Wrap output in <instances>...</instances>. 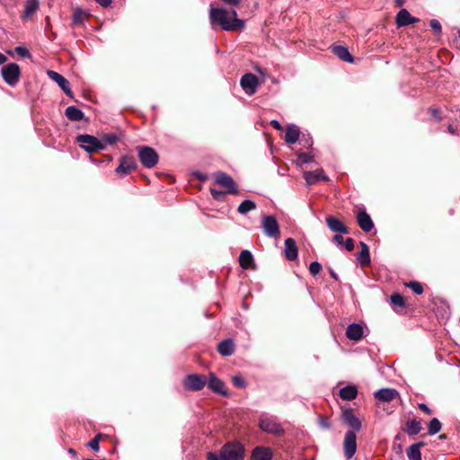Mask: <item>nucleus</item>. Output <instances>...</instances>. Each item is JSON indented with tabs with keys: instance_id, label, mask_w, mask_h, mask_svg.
Masks as SVG:
<instances>
[{
	"instance_id": "72a5a7b5",
	"label": "nucleus",
	"mask_w": 460,
	"mask_h": 460,
	"mask_svg": "<svg viewBox=\"0 0 460 460\" xmlns=\"http://www.w3.org/2000/svg\"><path fill=\"white\" fill-rule=\"evenodd\" d=\"M255 208L256 204L254 201L251 199H245L239 204L237 211L242 215H245L248 212L254 210Z\"/></svg>"
},
{
	"instance_id": "052dcab7",
	"label": "nucleus",
	"mask_w": 460,
	"mask_h": 460,
	"mask_svg": "<svg viewBox=\"0 0 460 460\" xmlns=\"http://www.w3.org/2000/svg\"><path fill=\"white\" fill-rule=\"evenodd\" d=\"M68 453H69L70 455H72L73 456H76V451H75V449H73V448H69V449H68Z\"/></svg>"
},
{
	"instance_id": "2f4dec72",
	"label": "nucleus",
	"mask_w": 460,
	"mask_h": 460,
	"mask_svg": "<svg viewBox=\"0 0 460 460\" xmlns=\"http://www.w3.org/2000/svg\"><path fill=\"white\" fill-rule=\"evenodd\" d=\"M358 390L354 385H346L340 390V396L342 400L351 401L356 398Z\"/></svg>"
},
{
	"instance_id": "20e7f679",
	"label": "nucleus",
	"mask_w": 460,
	"mask_h": 460,
	"mask_svg": "<svg viewBox=\"0 0 460 460\" xmlns=\"http://www.w3.org/2000/svg\"><path fill=\"white\" fill-rule=\"evenodd\" d=\"M137 150L139 161L144 167L151 169L157 164L159 155L153 147L141 146H137Z\"/></svg>"
},
{
	"instance_id": "4c0bfd02",
	"label": "nucleus",
	"mask_w": 460,
	"mask_h": 460,
	"mask_svg": "<svg viewBox=\"0 0 460 460\" xmlns=\"http://www.w3.org/2000/svg\"><path fill=\"white\" fill-rule=\"evenodd\" d=\"M296 155H297L296 164L299 166H301L302 164H309V163L314 162V155H312L310 154L299 152V153H297Z\"/></svg>"
},
{
	"instance_id": "4be33fe9",
	"label": "nucleus",
	"mask_w": 460,
	"mask_h": 460,
	"mask_svg": "<svg viewBox=\"0 0 460 460\" xmlns=\"http://www.w3.org/2000/svg\"><path fill=\"white\" fill-rule=\"evenodd\" d=\"M363 327L357 323L348 325L346 329V336L349 340L358 341L363 337Z\"/></svg>"
},
{
	"instance_id": "79ce46f5",
	"label": "nucleus",
	"mask_w": 460,
	"mask_h": 460,
	"mask_svg": "<svg viewBox=\"0 0 460 460\" xmlns=\"http://www.w3.org/2000/svg\"><path fill=\"white\" fill-rule=\"evenodd\" d=\"M211 196L214 198V199L217 201H224L226 198V194H228L226 190H218L216 189H210Z\"/></svg>"
},
{
	"instance_id": "9d476101",
	"label": "nucleus",
	"mask_w": 460,
	"mask_h": 460,
	"mask_svg": "<svg viewBox=\"0 0 460 460\" xmlns=\"http://www.w3.org/2000/svg\"><path fill=\"white\" fill-rule=\"evenodd\" d=\"M215 182L224 188L228 194H238V189L233 178L223 172H217L214 174Z\"/></svg>"
},
{
	"instance_id": "dca6fc26",
	"label": "nucleus",
	"mask_w": 460,
	"mask_h": 460,
	"mask_svg": "<svg viewBox=\"0 0 460 460\" xmlns=\"http://www.w3.org/2000/svg\"><path fill=\"white\" fill-rule=\"evenodd\" d=\"M357 222L358 226L365 233L370 232L374 228V223L370 216L367 213L365 208L360 209L357 214Z\"/></svg>"
},
{
	"instance_id": "37998d69",
	"label": "nucleus",
	"mask_w": 460,
	"mask_h": 460,
	"mask_svg": "<svg viewBox=\"0 0 460 460\" xmlns=\"http://www.w3.org/2000/svg\"><path fill=\"white\" fill-rule=\"evenodd\" d=\"M102 438V434H97L89 443L88 447L93 449L94 452H97L100 450V439Z\"/></svg>"
},
{
	"instance_id": "ddd939ff",
	"label": "nucleus",
	"mask_w": 460,
	"mask_h": 460,
	"mask_svg": "<svg viewBox=\"0 0 460 460\" xmlns=\"http://www.w3.org/2000/svg\"><path fill=\"white\" fill-rule=\"evenodd\" d=\"M137 167V162L133 156L122 155L119 159V166L115 169V172L119 175H126Z\"/></svg>"
},
{
	"instance_id": "680f3d73",
	"label": "nucleus",
	"mask_w": 460,
	"mask_h": 460,
	"mask_svg": "<svg viewBox=\"0 0 460 460\" xmlns=\"http://www.w3.org/2000/svg\"><path fill=\"white\" fill-rule=\"evenodd\" d=\"M91 161L93 163V164H99L101 162L93 159V158H91Z\"/></svg>"
},
{
	"instance_id": "7c9ffc66",
	"label": "nucleus",
	"mask_w": 460,
	"mask_h": 460,
	"mask_svg": "<svg viewBox=\"0 0 460 460\" xmlns=\"http://www.w3.org/2000/svg\"><path fill=\"white\" fill-rule=\"evenodd\" d=\"M39 6H40L39 0H27L22 18V19L30 18L34 13L37 12V10L39 9Z\"/></svg>"
},
{
	"instance_id": "5fc2aeb1",
	"label": "nucleus",
	"mask_w": 460,
	"mask_h": 460,
	"mask_svg": "<svg viewBox=\"0 0 460 460\" xmlns=\"http://www.w3.org/2000/svg\"><path fill=\"white\" fill-rule=\"evenodd\" d=\"M270 125L275 128V129H278V130H281L282 129V126L280 125V123L277 120V119H272L270 121Z\"/></svg>"
},
{
	"instance_id": "ea45409f",
	"label": "nucleus",
	"mask_w": 460,
	"mask_h": 460,
	"mask_svg": "<svg viewBox=\"0 0 460 460\" xmlns=\"http://www.w3.org/2000/svg\"><path fill=\"white\" fill-rule=\"evenodd\" d=\"M406 286L412 290L413 293L417 295H421L423 293V287L418 281H410L406 284Z\"/></svg>"
},
{
	"instance_id": "473e14b6",
	"label": "nucleus",
	"mask_w": 460,
	"mask_h": 460,
	"mask_svg": "<svg viewBox=\"0 0 460 460\" xmlns=\"http://www.w3.org/2000/svg\"><path fill=\"white\" fill-rule=\"evenodd\" d=\"M421 430V423L420 420H411L406 422L405 431L409 436H415Z\"/></svg>"
},
{
	"instance_id": "f3484780",
	"label": "nucleus",
	"mask_w": 460,
	"mask_h": 460,
	"mask_svg": "<svg viewBox=\"0 0 460 460\" xmlns=\"http://www.w3.org/2000/svg\"><path fill=\"white\" fill-rule=\"evenodd\" d=\"M304 178L307 185H313L319 181H329L328 176L324 173L323 169H317L314 172H305L304 173Z\"/></svg>"
},
{
	"instance_id": "c03bdc74",
	"label": "nucleus",
	"mask_w": 460,
	"mask_h": 460,
	"mask_svg": "<svg viewBox=\"0 0 460 460\" xmlns=\"http://www.w3.org/2000/svg\"><path fill=\"white\" fill-rule=\"evenodd\" d=\"M322 270V265L318 261H313L309 265V272L313 276H316Z\"/></svg>"
},
{
	"instance_id": "7ed1b4c3",
	"label": "nucleus",
	"mask_w": 460,
	"mask_h": 460,
	"mask_svg": "<svg viewBox=\"0 0 460 460\" xmlns=\"http://www.w3.org/2000/svg\"><path fill=\"white\" fill-rule=\"evenodd\" d=\"M75 141L79 144V146L88 154L105 150V144H103L101 139L93 135H78L75 138Z\"/></svg>"
},
{
	"instance_id": "bb28decb",
	"label": "nucleus",
	"mask_w": 460,
	"mask_h": 460,
	"mask_svg": "<svg viewBox=\"0 0 460 460\" xmlns=\"http://www.w3.org/2000/svg\"><path fill=\"white\" fill-rule=\"evenodd\" d=\"M360 252L358 254V261L361 266H367L370 264V253L368 246L364 243L360 242Z\"/></svg>"
},
{
	"instance_id": "49530a36",
	"label": "nucleus",
	"mask_w": 460,
	"mask_h": 460,
	"mask_svg": "<svg viewBox=\"0 0 460 460\" xmlns=\"http://www.w3.org/2000/svg\"><path fill=\"white\" fill-rule=\"evenodd\" d=\"M318 425L323 429H329L331 428V421L328 418L319 416L317 419Z\"/></svg>"
},
{
	"instance_id": "5701e85b",
	"label": "nucleus",
	"mask_w": 460,
	"mask_h": 460,
	"mask_svg": "<svg viewBox=\"0 0 460 460\" xmlns=\"http://www.w3.org/2000/svg\"><path fill=\"white\" fill-rule=\"evenodd\" d=\"M273 453L270 448L266 447H256L252 452V460H271Z\"/></svg>"
},
{
	"instance_id": "f257e3e1",
	"label": "nucleus",
	"mask_w": 460,
	"mask_h": 460,
	"mask_svg": "<svg viewBox=\"0 0 460 460\" xmlns=\"http://www.w3.org/2000/svg\"><path fill=\"white\" fill-rule=\"evenodd\" d=\"M209 21L213 28L218 26L226 31H242L245 27V21L237 18L234 9L215 7L213 4L209 8Z\"/></svg>"
},
{
	"instance_id": "423d86ee",
	"label": "nucleus",
	"mask_w": 460,
	"mask_h": 460,
	"mask_svg": "<svg viewBox=\"0 0 460 460\" xmlns=\"http://www.w3.org/2000/svg\"><path fill=\"white\" fill-rule=\"evenodd\" d=\"M261 229L268 237L278 239L280 236L279 225L274 216L267 215L261 217Z\"/></svg>"
},
{
	"instance_id": "cd10ccee",
	"label": "nucleus",
	"mask_w": 460,
	"mask_h": 460,
	"mask_svg": "<svg viewBox=\"0 0 460 460\" xmlns=\"http://www.w3.org/2000/svg\"><path fill=\"white\" fill-rule=\"evenodd\" d=\"M65 115L71 121H80L84 119V111L73 105L66 109Z\"/></svg>"
},
{
	"instance_id": "412c9836",
	"label": "nucleus",
	"mask_w": 460,
	"mask_h": 460,
	"mask_svg": "<svg viewBox=\"0 0 460 460\" xmlns=\"http://www.w3.org/2000/svg\"><path fill=\"white\" fill-rule=\"evenodd\" d=\"M284 252L286 259L289 261H292L297 258L298 250L296 241L293 238H287L285 240Z\"/></svg>"
},
{
	"instance_id": "a878e982",
	"label": "nucleus",
	"mask_w": 460,
	"mask_h": 460,
	"mask_svg": "<svg viewBox=\"0 0 460 460\" xmlns=\"http://www.w3.org/2000/svg\"><path fill=\"white\" fill-rule=\"evenodd\" d=\"M300 137V131L297 126L291 124L288 125L286 133H285V140L288 144H295L298 141Z\"/></svg>"
},
{
	"instance_id": "3c124183",
	"label": "nucleus",
	"mask_w": 460,
	"mask_h": 460,
	"mask_svg": "<svg viewBox=\"0 0 460 460\" xmlns=\"http://www.w3.org/2000/svg\"><path fill=\"white\" fill-rule=\"evenodd\" d=\"M304 143L305 147H312L313 146V138L310 136L305 137V135L302 137L301 140Z\"/></svg>"
},
{
	"instance_id": "1a4fd4ad",
	"label": "nucleus",
	"mask_w": 460,
	"mask_h": 460,
	"mask_svg": "<svg viewBox=\"0 0 460 460\" xmlns=\"http://www.w3.org/2000/svg\"><path fill=\"white\" fill-rule=\"evenodd\" d=\"M341 420L345 426L349 428L348 431H353L354 434H357L362 427L361 420L355 415L351 408L342 411Z\"/></svg>"
},
{
	"instance_id": "a211bd4d",
	"label": "nucleus",
	"mask_w": 460,
	"mask_h": 460,
	"mask_svg": "<svg viewBox=\"0 0 460 460\" xmlns=\"http://www.w3.org/2000/svg\"><path fill=\"white\" fill-rule=\"evenodd\" d=\"M326 225L330 228L331 231L337 233V234H349L348 227L343 225L342 222H341L339 219L335 218L334 217H326Z\"/></svg>"
},
{
	"instance_id": "6ab92c4d",
	"label": "nucleus",
	"mask_w": 460,
	"mask_h": 460,
	"mask_svg": "<svg viewBox=\"0 0 460 460\" xmlns=\"http://www.w3.org/2000/svg\"><path fill=\"white\" fill-rule=\"evenodd\" d=\"M374 395L378 401L388 402L398 396L399 393L394 388H381Z\"/></svg>"
},
{
	"instance_id": "0e129e2a",
	"label": "nucleus",
	"mask_w": 460,
	"mask_h": 460,
	"mask_svg": "<svg viewBox=\"0 0 460 460\" xmlns=\"http://www.w3.org/2000/svg\"><path fill=\"white\" fill-rule=\"evenodd\" d=\"M395 439H400V435H396Z\"/></svg>"
},
{
	"instance_id": "a18cd8bd",
	"label": "nucleus",
	"mask_w": 460,
	"mask_h": 460,
	"mask_svg": "<svg viewBox=\"0 0 460 460\" xmlns=\"http://www.w3.org/2000/svg\"><path fill=\"white\" fill-rule=\"evenodd\" d=\"M429 25L436 35L441 34L442 27L440 22L437 19H432L429 22Z\"/></svg>"
},
{
	"instance_id": "774afa93",
	"label": "nucleus",
	"mask_w": 460,
	"mask_h": 460,
	"mask_svg": "<svg viewBox=\"0 0 460 460\" xmlns=\"http://www.w3.org/2000/svg\"><path fill=\"white\" fill-rule=\"evenodd\" d=\"M458 36H459V38H460V30L458 31Z\"/></svg>"
},
{
	"instance_id": "f8f14e48",
	"label": "nucleus",
	"mask_w": 460,
	"mask_h": 460,
	"mask_svg": "<svg viewBox=\"0 0 460 460\" xmlns=\"http://www.w3.org/2000/svg\"><path fill=\"white\" fill-rule=\"evenodd\" d=\"M258 84V77L252 73H246L241 77L240 85L250 96L255 93Z\"/></svg>"
},
{
	"instance_id": "de8ad7c7",
	"label": "nucleus",
	"mask_w": 460,
	"mask_h": 460,
	"mask_svg": "<svg viewBox=\"0 0 460 460\" xmlns=\"http://www.w3.org/2000/svg\"><path fill=\"white\" fill-rule=\"evenodd\" d=\"M233 384L238 388H245L246 382L241 376H234L232 378Z\"/></svg>"
},
{
	"instance_id": "6e6552de",
	"label": "nucleus",
	"mask_w": 460,
	"mask_h": 460,
	"mask_svg": "<svg viewBox=\"0 0 460 460\" xmlns=\"http://www.w3.org/2000/svg\"><path fill=\"white\" fill-rule=\"evenodd\" d=\"M182 384L188 391H200L207 384V376L201 374H189L184 377Z\"/></svg>"
},
{
	"instance_id": "bf43d9fd",
	"label": "nucleus",
	"mask_w": 460,
	"mask_h": 460,
	"mask_svg": "<svg viewBox=\"0 0 460 460\" xmlns=\"http://www.w3.org/2000/svg\"><path fill=\"white\" fill-rule=\"evenodd\" d=\"M7 60V58L0 52V66L4 65Z\"/></svg>"
},
{
	"instance_id": "8fccbe9b",
	"label": "nucleus",
	"mask_w": 460,
	"mask_h": 460,
	"mask_svg": "<svg viewBox=\"0 0 460 460\" xmlns=\"http://www.w3.org/2000/svg\"><path fill=\"white\" fill-rule=\"evenodd\" d=\"M332 242L340 248H342L344 243V239L341 234H335L332 237Z\"/></svg>"
},
{
	"instance_id": "09e8293b",
	"label": "nucleus",
	"mask_w": 460,
	"mask_h": 460,
	"mask_svg": "<svg viewBox=\"0 0 460 460\" xmlns=\"http://www.w3.org/2000/svg\"><path fill=\"white\" fill-rule=\"evenodd\" d=\"M355 243L354 240L350 237L347 238L343 243L342 248H344L348 252H351L354 250Z\"/></svg>"
},
{
	"instance_id": "f704fd0d",
	"label": "nucleus",
	"mask_w": 460,
	"mask_h": 460,
	"mask_svg": "<svg viewBox=\"0 0 460 460\" xmlns=\"http://www.w3.org/2000/svg\"><path fill=\"white\" fill-rule=\"evenodd\" d=\"M85 19V13L81 8H76L74 11L73 17H72V24L74 26H79L82 25Z\"/></svg>"
},
{
	"instance_id": "b1692460",
	"label": "nucleus",
	"mask_w": 460,
	"mask_h": 460,
	"mask_svg": "<svg viewBox=\"0 0 460 460\" xmlns=\"http://www.w3.org/2000/svg\"><path fill=\"white\" fill-rule=\"evenodd\" d=\"M332 53L337 56L341 60L352 63L354 58L352 55L349 53L348 48L341 45H334L332 47Z\"/></svg>"
},
{
	"instance_id": "f03ea898",
	"label": "nucleus",
	"mask_w": 460,
	"mask_h": 460,
	"mask_svg": "<svg viewBox=\"0 0 460 460\" xmlns=\"http://www.w3.org/2000/svg\"><path fill=\"white\" fill-rule=\"evenodd\" d=\"M244 447L237 441L225 444L219 451L208 453V460H243Z\"/></svg>"
},
{
	"instance_id": "9b49d317",
	"label": "nucleus",
	"mask_w": 460,
	"mask_h": 460,
	"mask_svg": "<svg viewBox=\"0 0 460 460\" xmlns=\"http://www.w3.org/2000/svg\"><path fill=\"white\" fill-rule=\"evenodd\" d=\"M344 456L347 459L353 457L357 451V436L353 431H347L342 443Z\"/></svg>"
},
{
	"instance_id": "393cba45",
	"label": "nucleus",
	"mask_w": 460,
	"mask_h": 460,
	"mask_svg": "<svg viewBox=\"0 0 460 460\" xmlns=\"http://www.w3.org/2000/svg\"><path fill=\"white\" fill-rule=\"evenodd\" d=\"M218 352L224 356H231L234 352V345L232 339H226L218 343Z\"/></svg>"
},
{
	"instance_id": "e2e57ef3",
	"label": "nucleus",
	"mask_w": 460,
	"mask_h": 460,
	"mask_svg": "<svg viewBox=\"0 0 460 460\" xmlns=\"http://www.w3.org/2000/svg\"><path fill=\"white\" fill-rule=\"evenodd\" d=\"M112 160V156L111 155H107L106 156V161H111Z\"/></svg>"
},
{
	"instance_id": "6e6d98bb",
	"label": "nucleus",
	"mask_w": 460,
	"mask_h": 460,
	"mask_svg": "<svg viewBox=\"0 0 460 460\" xmlns=\"http://www.w3.org/2000/svg\"><path fill=\"white\" fill-rule=\"evenodd\" d=\"M429 111H430V113H431L433 116H435V117L437 118V119H438V121H440V120L442 119V118L438 116L439 111H438V109L430 108V109H429Z\"/></svg>"
},
{
	"instance_id": "0eeeda50",
	"label": "nucleus",
	"mask_w": 460,
	"mask_h": 460,
	"mask_svg": "<svg viewBox=\"0 0 460 460\" xmlns=\"http://www.w3.org/2000/svg\"><path fill=\"white\" fill-rule=\"evenodd\" d=\"M1 75L7 84L14 86L19 82L21 70L16 63H9L2 67Z\"/></svg>"
},
{
	"instance_id": "13d9d810",
	"label": "nucleus",
	"mask_w": 460,
	"mask_h": 460,
	"mask_svg": "<svg viewBox=\"0 0 460 460\" xmlns=\"http://www.w3.org/2000/svg\"><path fill=\"white\" fill-rule=\"evenodd\" d=\"M329 273H330L331 277L332 279H334L335 280L339 279L338 275L336 274V272L332 269H329Z\"/></svg>"
},
{
	"instance_id": "338daca9",
	"label": "nucleus",
	"mask_w": 460,
	"mask_h": 460,
	"mask_svg": "<svg viewBox=\"0 0 460 460\" xmlns=\"http://www.w3.org/2000/svg\"><path fill=\"white\" fill-rule=\"evenodd\" d=\"M439 438L442 439V438H445V436L441 435Z\"/></svg>"
},
{
	"instance_id": "4d7b16f0",
	"label": "nucleus",
	"mask_w": 460,
	"mask_h": 460,
	"mask_svg": "<svg viewBox=\"0 0 460 460\" xmlns=\"http://www.w3.org/2000/svg\"><path fill=\"white\" fill-rule=\"evenodd\" d=\"M225 4L228 5H238L240 0H221Z\"/></svg>"
},
{
	"instance_id": "603ef678",
	"label": "nucleus",
	"mask_w": 460,
	"mask_h": 460,
	"mask_svg": "<svg viewBox=\"0 0 460 460\" xmlns=\"http://www.w3.org/2000/svg\"><path fill=\"white\" fill-rule=\"evenodd\" d=\"M418 407H419L420 410H421L426 414L429 415V414L432 413L430 408L426 403H424V402L419 403Z\"/></svg>"
},
{
	"instance_id": "c85d7f7f",
	"label": "nucleus",
	"mask_w": 460,
	"mask_h": 460,
	"mask_svg": "<svg viewBox=\"0 0 460 460\" xmlns=\"http://www.w3.org/2000/svg\"><path fill=\"white\" fill-rule=\"evenodd\" d=\"M424 446L423 442H418L409 447L406 455L409 460H421L420 448Z\"/></svg>"
},
{
	"instance_id": "2eb2a0df",
	"label": "nucleus",
	"mask_w": 460,
	"mask_h": 460,
	"mask_svg": "<svg viewBox=\"0 0 460 460\" xmlns=\"http://www.w3.org/2000/svg\"><path fill=\"white\" fill-rule=\"evenodd\" d=\"M208 387L216 394L226 396L227 391L225 388V383L217 377L214 373H209L208 377H207Z\"/></svg>"
},
{
	"instance_id": "69168bd1",
	"label": "nucleus",
	"mask_w": 460,
	"mask_h": 460,
	"mask_svg": "<svg viewBox=\"0 0 460 460\" xmlns=\"http://www.w3.org/2000/svg\"><path fill=\"white\" fill-rule=\"evenodd\" d=\"M398 4H402V0H396Z\"/></svg>"
},
{
	"instance_id": "39448f33",
	"label": "nucleus",
	"mask_w": 460,
	"mask_h": 460,
	"mask_svg": "<svg viewBox=\"0 0 460 460\" xmlns=\"http://www.w3.org/2000/svg\"><path fill=\"white\" fill-rule=\"evenodd\" d=\"M259 427L264 432L279 436L284 433L282 425L273 416H261L259 420Z\"/></svg>"
},
{
	"instance_id": "e433bc0d",
	"label": "nucleus",
	"mask_w": 460,
	"mask_h": 460,
	"mask_svg": "<svg viewBox=\"0 0 460 460\" xmlns=\"http://www.w3.org/2000/svg\"><path fill=\"white\" fill-rule=\"evenodd\" d=\"M440 429H441V422L439 421L438 419L433 418L429 423V427H428L429 435L434 436V435L438 434L440 431Z\"/></svg>"
},
{
	"instance_id": "c9c22d12",
	"label": "nucleus",
	"mask_w": 460,
	"mask_h": 460,
	"mask_svg": "<svg viewBox=\"0 0 460 460\" xmlns=\"http://www.w3.org/2000/svg\"><path fill=\"white\" fill-rule=\"evenodd\" d=\"M101 140L105 144L106 147L108 145L113 146L117 144L119 141V137L116 133H107L102 137Z\"/></svg>"
},
{
	"instance_id": "aec40b11",
	"label": "nucleus",
	"mask_w": 460,
	"mask_h": 460,
	"mask_svg": "<svg viewBox=\"0 0 460 460\" xmlns=\"http://www.w3.org/2000/svg\"><path fill=\"white\" fill-rule=\"evenodd\" d=\"M418 21L417 18L411 15L406 9H401L396 14V25L404 27L412 24Z\"/></svg>"
},
{
	"instance_id": "a19ab883",
	"label": "nucleus",
	"mask_w": 460,
	"mask_h": 460,
	"mask_svg": "<svg viewBox=\"0 0 460 460\" xmlns=\"http://www.w3.org/2000/svg\"><path fill=\"white\" fill-rule=\"evenodd\" d=\"M15 53L23 58H31V54L30 53L29 49L26 47L23 46H17L14 49Z\"/></svg>"
},
{
	"instance_id": "58836bf2",
	"label": "nucleus",
	"mask_w": 460,
	"mask_h": 460,
	"mask_svg": "<svg viewBox=\"0 0 460 460\" xmlns=\"http://www.w3.org/2000/svg\"><path fill=\"white\" fill-rule=\"evenodd\" d=\"M392 305L399 307H404L405 306V301L402 296H401L399 293L393 294L390 297Z\"/></svg>"
},
{
	"instance_id": "c756f323",
	"label": "nucleus",
	"mask_w": 460,
	"mask_h": 460,
	"mask_svg": "<svg viewBox=\"0 0 460 460\" xmlns=\"http://www.w3.org/2000/svg\"><path fill=\"white\" fill-rule=\"evenodd\" d=\"M239 264L243 270H248L253 264V256L248 250H243L239 255Z\"/></svg>"
},
{
	"instance_id": "4468645a",
	"label": "nucleus",
	"mask_w": 460,
	"mask_h": 460,
	"mask_svg": "<svg viewBox=\"0 0 460 460\" xmlns=\"http://www.w3.org/2000/svg\"><path fill=\"white\" fill-rule=\"evenodd\" d=\"M47 74L51 80L57 83V84L67 96L73 98L74 95L70 87V83L66 78H65L62 75L53 70H48Z\"/></svg>"
},
{
	"instance_id": "864d4df0",
	"label": "nucleus",
	"mask_w": 460,
	"mask_h": 460,
	"mask_svg": "<svg viewBox=\"0 0 460 460\" xmlns=\"http://www.w3.org/2000/svg\"><path fill=\"white\" fill-rule=\"evenodd\" d=\"M101 6L108 7L111 4V0H95Z\"/></svg>"
}]
</instances>
